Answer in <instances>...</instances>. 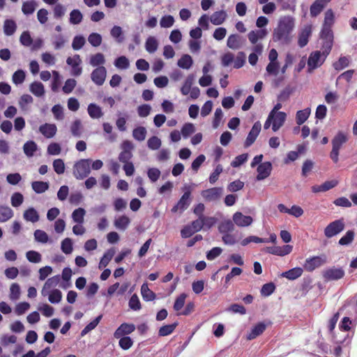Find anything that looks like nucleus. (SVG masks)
<instances>
[{
  "instance_id": "423d86ee",
  "label": "nucleus",
  "mask_w": 357,
  "mask_h": 357,
  "mask_svg": "<svg viewBox=\"0 0 357 357\" xmlns=\"http://www.w3.org/2000/svg\"><path fill=\"white\" fill-rule=\"evenodd\" d=\"M222 192V188L215 187L202 190L201 195L207 202H214L218 200L220 198Z\"/></svg>"
},
{
  "instance_id": "9b49d317",
  "label": "nucleus",
  "mask_w": 357,
  "mask_h": 357,
  "mask_svg": "<svg viewBox=\"0 0 357 357\" xmlns=\"http://www.w3.org/2000/svg\"><path fill=\"white\" fill-rule=\"evenodd\" d=\"M183 190V195L181 196L178 202V205L180 206V212L182 213L188 208L190 204L191 188L190 185H184Z\"/></svg>"
},
{
  "instance_id": "774afa93",
  "label": "nucleus",
  "mask_w": 357,
  "mask_h": 357,
  "mask_svg": "<svg viewBox=\"0 0 357 357\" xmlns=\"http://www.w3.org/2000/svg\"><path fill=\"white\" fill-rule=\"evenodd\" d=\"M162 142L160 139L156 136L150 137L147 141V146L151 150H158L161 146Z\"/></svg>"
},
{
  "instance_id": "2eb2a0df",
  "label": "nucleus",
  "mask_w": 357,
  "mask_h": 357,
  "mask_svg": "<svg viewBox=\"0 0 357 357\" xmlns=\"http://www.w3.org/2000/svg\"><path fill=\"white\" fill-rule=\"evenodd\" d=\"M272 169V165L270 162H265L261 163L257 167V180L261 181L267 178L270 174Z\"/></svg>"
},
{
  "instance_id": "dca6fc26",
  "label": "nucleus",
  "mask_w": 357,
  "mask_h": 357,
  "mask_svg": "<svg viewBox=\"0 0 357 357\" xmlns=\"http://www.w3.org/2000/svg\"><path fill=\"white\" fill-rule=\"evenodd\" d=\"M61 277L59 275H54L50 278H48L45 282L43 287L41 290V294L43 296H47L48 291L52 290V288H55L59 283Z\"/></svg>"
},
{
  "instance_id": "4468645a",
  "label": "nucleus",
  "mask_w": 357,
  "mask_h": 357,
  "mask_svg": "<svg viewBox=\"0 0 357 357\" xmlns=\"http://www.w3.org/2000/svg\"><path fill=\"white\" fill-rule=\"evenodd\" d=\"M267 29H259L250 31L248 38L251 44H256L259 40H263L268 35Z\"/></svg>"
},
{
  "instance_id": "a19ab883",
  "label": "nucleus",
  "mask_w": 357,
  "mask_h": 357,
  "mask_svg": "<svg viewBox=\"0 0 357 357\" xmlns=\"http://www.w3.org/2000/svg\"><path fill=\"white\" fill-rule=\"evenodd\" d=\"M141 294L146 301H151L155 298V294L148 287L147 283H144L141 287Z\"/></svg>"
},
{
  "instance_id": "f3484780",
  "label": "nucleus",
  "mask_w": 357,
  "mask_h": 357,
  "mask_svg": "<svg viewBox=\"0 0 357 357\" xmlns=\"http://www.w3.org/2000/svg\"><path fill=\"white\" fill-rule=\"evenodd\" d=\"M40 132L46 138H52L56 133L57 128L54 123H45L39 127Z\"/></svg>"
},
{
  "instance_id": "6ab92c4d",
  "label": "nucleus",
  "mask_w": 357,
  "mask_h": 357,
  "mask_svg": "<svg viewBox=\"0 0 357 357\" xmlns=\"http://www.w3.org/2000/svg\"><path fill=\"white\" fill-rule=\"evenodd\" d=\"M312 33V26L311 25H307L305 26L299 33L298 35V44L299 47H305L307 43L310 36H311Z\"/></svg>"
},
{
  "instance_id": "79ce46f5",
  "label": "nucleus",
  "mask_w": 357,
  "mask_h": 357,
  "mask_svg": "<svg viewBox=\"0 0 357 357\" xmlns=\"http://www.w3.org/2000/svg\"><path fill=\"white\" fill-rule=\"evenodd\" d=\"M13 211L8 206H0V222H5L13 218Z\"/></svg>"
},
{
  "instance_id": "393cba45",
  "label": "nucleus",
  "mask_w": 357,
  "mask_h": 357,
  "mask_svg": "<svg viewBox=\"0 0 357 357\" xmlns=\"http://www.w3.org/2000/svg\"><path fill=\"white\" fill-rule=\"evenodd\" d=\"M266 325L264 322L257 324L247 335V339L249 340L255 339L266 330Z\"/></svg>"
},
{
  "instance_id": "2f4dec72",
  "label": "nucleus",
  "mask_w": 357,
  "mask_h": 357,
  "mask_svg": "<svg viewBox=\"0 0 357 357\" xmlns=\"http://www.w3.org/2000/svg\"><path fill=\"white\" fill-rule=\"evenodd\" d=\"M29 91L36 97H42L45 94L44 85L40 82H33L29 86Z\"/></svg>"
},
{
  "instance_id": "f8f14e48",
  "label": "nucleus",
  "mask_w": 357,
  "mask_h": 357,
  "mask_svg": "<svg viewBox=\"0 0 357 357\" xmlns=\"http://www.w3.org/2000/svg\"><path fill=\"white\" fill-rule=\"evenodd\" d=\"M261 128V125L259 121H257L254 123L252 129L250 130L248 135L245 141L244 146L248 148L256 140L259 135Z\"/></svg>"
},
{
  "instance_id": "8fccbe9b",
  "label": "nucleus",
  "mask_w": 357,
  "mask_h": 357,
  "mask_svg": "<svg viewBox=\"0 0 357 357\" xmlns=\"http://www.w3.org/2000/svg\"><path fill=\"white\" fill-rule=\"evenodd\" d=\"M67 40L62 34L54 35L52 37V45L55 50H60L64 47Z\"/></svg>"
},
{
  "instance_id": "e2e57ef3",
  "label": "nucleus",
  "mask_w": 357,
  "mask_h": 357,
  "mask_svg": "<svg viewBox=\"0 0 357 357\" xmlns=\"http://www.w3.org/2000/svg\"><path fill=\"white\" fill-rule=\"evenodd\" d=\"M38 310L46 317H52L54 312V307L47 303L39 305Z\"/></svg>"
},
{
  "instance_id": "338daca9",
  "label": "nucleus",
  "mask_w": 357,
  "mask_h": 357,
  "mask_svg": "<svg viewBox=\"0 0 357 357\" xmlns=\"http://www.w3.org/2000/svg\"><path fill=\"white\" fill-rule=\"evenodd\" d=\"M26 257L27 260L31 263H39L41 261L42 257L41 255L34 250H29L26 252Z\"/></svg>"
},
{
  "instance_id": "c03bdc74",
  "label": "nucleus",
  "mask_w": 357,
  "mask_h": 357,
  "mask_svg": "<svg viewBox=\"0 0 357 357\" xmlns=\"http://www.w3.org/2000/svg\"><path fill=\"white\" fill-rule=\"evenodd\" d=\"M234 221L226 220L220 224L218 230L221 234L230 233L234 230Z\"/></svg>"
},
{
  "instance_id": "37998d69",
  "label": "nucleus",
  "mask_w": 357,
  "mask_h": 357,
  "mask_svg": "<svg viewBox=\"0 0 357 357\" xmlns=\"http://www.w3.org/2000/svg\"><path fill=\"white\" fill-rule=\"evenodd\" d=\"M48 301L52 304L59 303L62 299V293L58 289L48 291Z\"/></svg>"
},
{
  "instance_id": "ddd939ff",
  "label": "nucleus",
  "mask_w": 357,
  "mask_h": 357,
  "mask_svg": "<svg viewBox=\"0 0 357 357\" xmlns=\"http://www.w3.org/2000/svg\"><path fill=\"white\" fill-rule=\"evenodd\" d=\"M135 330V326L132 324L123 323L121 324L114 333V337L119 339L132 333Z\"/></svg>"
},
{
  "instance_id": "473e14b6",
  "label": "nucleus",
  "mask_w": 357,
  "mask_h": 357,
  "mask_svg": "<svg viewBox=\"0 0 357 357\" xmlns=\"http://www.w3.org/2000/svg\"><path fill=\"white\" fill-rule=\"evenodd\" d=\"M37 149L38 145L33 140L27 141L23 145V151L28 158L33 157Z\"/></svg>"
},
{
  "instance_id": "c756f323",
  "label": "nucleus",
  "mask_w": 357,
  "mask_h": 357,
  "mask_svg": "<svg viewBox=\"0 0 357 357\" xmlns=\"http://www.w3.org/2000/svg\"><path fill=\"white\" fill-rule=\"evenodd\" d=\"M227 17L225 10H219L213 13L210 17V22L214 25H220Z\"/></svg>"
},
{
  "instance_id": "e433bc0d",
  "label": "nucleus",
  "mask_w": 357,
  "mask_h": 357,
  "mask_svg": "<svg viewBox=\"0 0 357 357\" xmlns=\"http://www.w3.org/2000/svg\"><path fill=\"white\" fill-rule=\"evenodd\" d=\"M83 14L78 9H73L69 14V22L72 25H77L82 22Z\"/></svg>"
},
{
  "instance_id": "4c0bfd02",
  "label": "nucleus",
  "mask_w": 357,
  "mask_h": 357,
  "mask_svg": "<svg viewBox=\"0 0 357 357\" xmlns=\"http://www.w3.org/2000/svg\"><path fill=\"white\" fill-rule=\"evenodd\" d=\"M311 110L310 108H305L298 110L296 114V122L298 126L304 123L310 115Z\"/></svg>"
},
{
  "instance_id": "c85d7f7f",
  "label": "nucleus",
  "mask_w": 357,
  "mask_h": 357,
  "mask_svg": "<svg viewBox=\"0 0 357 357\" xmlns=\"http://www.w3.org/2000/svg\"><path fill=\"white\" fill-rule=\"evenodd\" d=\"M303 272V271L302 268L295 267L287 271L282 273L281 276L289 280H294L301 277Z\"/></svg>"
},
{
  "instance_id": "5fc2aeb1",
  "label": "nucleus",
  "mask_w": 357,
  "mask_h": 357,
  "mask_svg": "<svg viewBox=\"0 0 357 357\" xmlns=\"http://www.w3.org/2000/svg\"><path fill=\"white\" fill-rule=\"evenodd\" d=\"M26 78V74L25 72L23 70H16L13 76H12V81L15 85H19L22 84Z\"/></svg>"
},
{
  "instance_id": "20e7f679",
  "label": "nucleus",
  "mask_w": 357,
  "mask_h": 357,
  "mask_svg": "<svg viewBox=\"0 0 357 357\" xmlns=\"http://www.w3.org/2000/svg\"><path fill=\"white\" fill-rule=\"evenodd\" d=\"M326 57L322 55L320 51H315L312 52L308 58L307 66L309 72L321 66L324 62Z\"/></svg>"
},
{
  "instance_id": "f03ea898",
  "label": "nucleus",
  "mask_w": 357,
  "mask_h": 357,
  "mask_svg": "<svg viewBox=\"0 0 357 357\" xmlns=\"http://www.w3.org/2000/svg\"><path fill=\"white\" fill-rule=\"evenodd\" d=\"M90 159H81L75 163L73 174L77 180H82L90 174Z\"/></svg>"
},
{
  "instance_id": "39448f33",
  "label": "nucleus",
  "mask_w": 357,
  "mask_h": 357,
  "mask_svg": "<svg viewBox=\"0 0 357 357\" xmlns=\"http://www.w3.org/2000/svg\"><path fill=\"white\" fill-rule=\"evenodd\" d=\"M327 257L325 255L307 258L304 264V268L307 271H312L326 263Z\"/></svg>"
},
{
  "instance_id": "72a5a7b5",
  "label": "nucleus",
  "mask_w": 357,
  "mask_h": 357,
  "mask_svg": "<svg viewBox=\"0 0 357 357\" xmlns=\"http://www.w3.org/2000/svg\"><path fill=\"white\" fill-rule=\"evenodd\" d=\"M33 237L35 241L39 243L45 244L52 243L48 234L43 230L36 229L33 232Z\"/></svg>"
},
{
  "instance_id": "680f3d73",
  "label": "nucleus",
  "mask_w": 357,
  "mask_h": 357,
  "mask_svg": "<svg viewBox=\"0 0 357 357\" xmlns=\"http://www.w3.org/2000/svg\"><path fill=\"white\" fill-rule=\"evenodd\" d=\"M224 116L223 112L221 108H217L214 113V117L213 120V128L217 129L221 124Z\"/></svg>"
},
{
  "instance_id": "7c9ffc66",
  "label": "nucleus",
  "mask_w": 357,
  "mask_h": 357,
  "mask_svg": "<svg viewBox=\"0 0 357 357\" xmlns=\"http://www.w3.org/2000/svg\"><path fill=\"white\" fill-rule=\"evenodd\" d=\"M193 65V59L189 54H185L177 61V66L185 70H189Z\"/></svg>"
},
{
  "instance_id": "1a4fd4ad",
  "label": "nucleus",
  "mask_w": 357,
  "mask_h": 357,
  "mask_svg": "<svg viewBox=\"0 0 357 357\" xmlns=\"http://www.w3.org/2000/svg\"><path fill=\"white\" fill-rule=\"evenodd\" d=\"M66 63L68 66H71V74L73 76H79L82 74V68L79 67L82 60L79 55L75 54L73 57H68L66 59Z\"/></svg>"
},
{
  "instance_id": "3c124183",
  "label": "nucleus",
  "mask_w": 357,
  "mask_h": 357,
  "mask_svg": "<svg viewBox=\"0 0 357 357\" xmlns=\"http://www.w3.org/2000/svg\"><path fill=\"white\" fill-rule=\"evenodd\" d=\"M175 22L174 17L171 15H163L160 20V26L163 29L172 27Z\"/></svg>"
},
{
  "instance_id": "aec40b11",
  "label": "nucleus",
  "mask_w": 357,
  "mask_h": 357,
  "mask_svg": "<svg viewBox=\"0 0 357 357\" xmlns=\"http://www.w3.org/2000/svg\"><path fill=\"white\" fill-rule=\"evenodd\" d=\"M357 324V319L349 316H344L339 324V328L342 331H349Z\"/></svg>"
},
{
  "instance_id": "de8ad7c7",
  "label": "nucleus",
  "mask_w": 357,
  "mask_h": 357,
  "mask_svg": "<svg viewBox=\"0 0 357 357\" xmlns=\"http://www.w3.org/2000/svg\"><path fill=\"white\" fill-rule=\"evenodd\" d=\"M102 129H103L105 134L107 135V136H106L105 137L108 141L113 142L116 140V135L114 133H112L113 127L109 123H107V122L103 123H102Z\"/></svg>"
},
{
  "instance_id": "0eeeda50",
  "label": "nucleus",
  "mask_w": 357,
  "mask_h": 357,
  "mask_svg": "<svg viewBox=\"0 0 357 357\" xmlns=\"http://www.w3.org/2000/svg\"><path fill=\"white\" fill-rule=\"evenodd\" d=\"M107 70L104 66L96 68L91 74L92 82L97 86H102L106 79Z\"/></svg>"
},
{
  "instance_id": "bb28decb",
  "label": "nucleus",
  "mask_w": 357,
  "mask_h": 357,
  "mask_svg": "<svg viewBox=\"0 0 357 357\" xmlns=\"http://www.w3.org/2000/svg\"><path fill=\"white\" fill-rule=\"evenodd\" d=\"M130 218L125 215H122L116 217L114 221V225L115 227L117 229L122 230V231L126 230L127 229V227H128V225H130Z\"/></svg>"
},
{
  "instance_id": "603ef678",
  "label": "nucleus",
  "mask_w": 357,
  "mask_h": 357,
  "mask_svg": "<svg viewBox=\"0 0 357 357\" xmlns=\"http://www.w3.org/2000/svg\"><path fill=\"white\" fill-rule=\"evenodd\" d=\"M21 294L20 287L17 283H13L10 287L9 298L11 301H17Z\"/></svg>"
},
{
  "instance_id": "58836bf2",
  "label": "nucleus",
  "mask_w": 357,
  "mask_h": 357,
  "mask_svg": "<svg viewBox=\"0 0 357 357\" xmlns=\"http://www.w3.org/2000/svg\"><path fill=\"white\" fill-rule=\"evenodd\" d=\"M115 250L113 248L107 250L100 261L98 268L100 269H102L106 267L108 265L109 262L111 261V259L113 258Z\"/></svg>"
},
{
  "instance_id": "412c9836",
  "label": "nucleus",
  "mask_w": 357,
  "mask_h": 357,
  "mask_svg": "<svg viewBox=\"0 0 357 357\" xmlns=\"http://www.w3.org/2000/svg\"><path fill=\"white\" fill-rule=\"evenodd\" d=\"M195 79V75L193 73H190L186 77L181 87V93L182 95L187 96L189 94L190 91H191V89L194 87L192 85L194 84Z\"/></svg>"
},
{
  "instance_id": "49530a36",
  "label": "nucleus",
  "mask_w": 357,
  "mask_h": 357,
  "mask_svg": "<svg viewBox=\"0 0 357 357\" xmlns=\"http://www.w3.org/2000/svg\"><path fill=\"white\" fill-rule=\"evenodd\" d=\"M37 6L34 0L24 1L22 6V11L26 15H31L34 13Z\"/></svg>"
},
{
  "instance_id": "f704fd0d",
  "label": "nucleus",
  "mask_w": 357,
  "mask_h": 357,
  "mask_svg": "<svg viewBox=\"0 0 357 357\" xmlns=\"http://www.w3.org/2000/svg\"><path fill=\"white\" fill-rule=\"evenodd\" d=\"M110 36L118 43H121L124 40L123 29L120 26L114 25L110 29Z\"/></svg>"
},
{
  "instance_id": "69168bd1",
  "label": "nucleus",
  "mask_w": 357,
  "mask_h": 357,
  "mask_svg": "<svg viewBox=\"0 0 357 357\" xmlns=\"http://www.w3.org/2000/svg\"><path fill=\"white\" fill-rule=\"evenodd\" d=\"M335 22V15L331 9H328L325 13L324 21L323 26L332 27Z\"/></svg>"
},
{
  "instance_id": "052dcab7",
  "label": "nucleus",
  "mask_w": 357,
  "mask_h": 357,
  "mask_svg": "<svg viewBox=\"0 0 357 357\" xmlns=\"http://www.w3.org/2000/svg\"><path fill=\"white\" fill-rule=\"evenodd\" d=\"M61 249L66 255L71 254L73 250L72 240L70 238H64L61 241Z\"/></svg>"
},
{
  "instance_id": "6e6d98bb",
  "label": "nucleus",
  "mask_w": 357,
  "mask_h": 357,
  "mask_svg": "<svg viewBox=\"0 0 357 357\" xmlns=\"http://www.w3.org/2000/svg\"><path fill=\"white\" fill-rule=\"evenodd\" d=\"M102 40V36L98 33H91L88 36V41L93 47H98L101 45Z\"/></svg>"
},
{
  "instance_id": "7ed1b4c3",
  "label": "nucleus",
  "mask_w": 357,
  "mask_h": 357,
  "mask_svg": "<svg viewBox=\"0 0 357 357\" xmlns=\"http://www.w3.org/2000/svg\"><path fill=\"white\" fill-rule=\"evenodd\" d=\"M344 229L342 220H337L331 222L324 229V234L327 238H332L340 234Z\"/></svg>"
},
{
  "instance_id": "9d476101",
  "label": "nucleus",
  "mask_w": 357,
  "mask_h": 357,
  "mask_svg": "<svg viewBox=\"0 0 357 357\" xmlns=\"http://www.w3.org/2000/svg\"><path fill=\"white\" fill-rule=\"evenodd\" d=\"M234 223L240 227H245L252 225L253 219L250 215H245L241 212H236L233 215Z\"/></svg>"
},
{
  "instance_id": "5701e85b",
  "label": "nucleus",
  "mask_w": 357,
  "mask_h": 357,
  "mask_svg": "<svg viewBox=\"0 0 357 357\" xmlns=\"http://www.w3.org/2000/svg\"><path fill=\"white\" fill-rule=\"evenodd\" d=\"M286 117L287 115L284 112H279L273 115L272 119V130L273 132H277L284 125Z\"/></svg>"
},
{
  "instance_id": "13d9d810",
  "label": "nucleus",
  "mask_w": 357,
  "mask_h": 357,
  "mask_svg": "<svg viewBox=\"0 0 357 357\" xmlns=\"http://www.w3.org/2000/svg\"><path fill=\"white\" fill-rule=\"evenodd\" d=\"M349 58L348 56H340L339 60L333 63V68L336 70H342L347 68L349 64Z\"/></svg>"
},
{
  "instance_id": "cd10ccee",
  "label": "nucleus",
  "mask_w": 357,
  "mask_h": 357,
  "mask_svg": "<svg viewBox=\"0 0 357 357\" xmlns=\"http://www.w3.org/2000/svg\"><path fill=\"white\" fill-rule=\"evenodd\" d=\"M145 50L149 54L155 53L159 46L158 39L154 36H149L145 42Z\"/></svg>"
},
{
  "instance_id": "ea45409f",
  "label": "nucleus",
  "mask_w": 357,
  "mask_h": 357,
  "mask_svg": "<svg viewBox=\"0 0 357 357\" xmlns=\"http://www.w3.org/2000/svg\"><path fill=\"white\" fill-rule=\"evenodd\" d=\"M49 183L45 181H33L31 188L37 194H42L49 189Z\"/></svg>"
},
{
  "instance_id": "f257e3e1",
  "label": "nucleus",
  "mask_w": 357,
  "mask_h": 357,
  "mask_svg": "<svg viewBox=\"0 0 357 357\" xmlns=\"http://www.w3.org/2000/svg\"><path fill=\"white\" fill-rule=\"evenodd\" d=\"M295 26L294 19L291 16L280 17L277 26L273 29L272 40L281 45H287L291 41V35Z\"/></svg>"
},
{
  "instance_id": "6e6552de",
  "label": "nucleus",
  "mask_w": 357,
  "mask_h": 357,
  "mask_svg": "<svg viewBox=\"0 0 357 357\" xmlns=\"http://www.w3.org/2000/svg\"><path fill=\"white\" fill-rule=\"evenodd\" d=\"M322 274L327 281L337 280L344 277V271L342 268L332 267L324 270Z\"/></svg>"
},
{
  "instance_id": "4d7b16f0",
  "label": "nucleus",
  "mask_w": 357,
  "mask_h": 357,
  "mask_svg": "<svg viewBox=\"0 0 357 357\" xmlns=\"http://www.w3.org/2000/svg\"><path fill=\"white\" fill-rule=\"evenodd\" d=\"M85 43L86 40L83 36H75L73 39L72 48L75 51L79 50L84 47Z\"/></svg>"
},
{
  "instance_id": "a211bd4d",
  "label": "nucleus",
  "mask_w": 357,
  "mask_h": 357,
  "mask_svg": "<svg viewBox=\"0 0 357 357\" xmlns=\"http://www.w3.org/2000/svg\"><path fill=\"white\" fill-rule=\"evenodd\" d=\"M338 312H340V314H344V316H349L357 319V305L351 302L345 303Z\"/></svg>"
},
{
  "instance_id": "b1692460",
  "label": "nucleus",
  "mask_w": 357,
  "mask_h": 357,
  "mask_svg": "<svg viewBox=\"0 0 357 357\" xmlns=\"http://www.w3.org/2000/svg\"><path fill=\"white\" fill-rule=\"evenodd\" d=\"M242 37L238 34L230 35L227 41V45L231 50H238L242 46Z\"/></svg>"
},
{
  "instance_id": "0e129e2a",
  "label": "nucleus",
  "mask_w": 357,
  "mask_h": 357,
  "mask_svg": "<svg viewBox=\"0 0 357 357\" xmlns=\"http://www.w3.org/2000/svg\"><path fill=\"white\" fill-rule=\"evenodd\" d=\"M322 0L315 1L310 6V15L312 17L317 16L323 10L324 6L321 3Z\"/></svg>"
},
{
  "instance_id": "09e8293b",
  "label": "nucleus",
  "mask_w": 357,
  "mask_h": 357,
  "mask_svg": "<svg viewBox=\"0 0 357 357\" xmlns=\"http://www.w3.org/2000/svg\"><path fill=\"white\" fill-rule=\"evenodd\" d=\"M114 64L118 69L126 70L129 68L130 61L126 56H121L114 60Z\"/></svg>"
},
{
  "instance_id": "c9c22d12",
  "label": "nucleus",
  "mask_w": 357,
  "mask_h": 357,
  "mask_svg": "<svg viewBox=\"0 0 357 357\" xmlns=\"http://www.w3.org/2000/svg\"><path fill=\"white\" fill-rule=\"evenodd\" d=\"M105 63V56L102 53H96L91 56L89 64L93 67L103 66Z\"/></svg>"
},
{
  "instance_id": "a878e982",
  "label": "nucleus",
  "mask_w": 357,
  "mask_h": 357,
  "mask_svg": "<svg viewBox=\"0 0 357 357\" xmlns=\"http://www.w3.org/2000/svg\"><path fill=\"white\" fill-rule=\"evenodd\" d=\"M87 112L89 116L93 119H100L103 116L102 108L95 103H90L88 105Z\"/></svg>"
},
{
  "instance_id": "864d4df0",
  "label": "nucleus",
  "mask_w": 357,
  "mask_h": 357,
  "mask_svg": "<svg viewBox=\"0 0 357 357\" xmlns=\"http://www.w3.org/2000/svg\"><path fill=\"white\" fill-rule=\"evenodd\" d=\"M85 214L86 211L83 208H78L73 212L71 216L75 222L82 224L84 222Z\"/></svg>"
},
{
  "instance_id": "bf43d9fd",
  "label": "nucleus",
  "mask_w": 357,
  "mask_h": 357,
  "mask_svg": "<svg viewBox=\"0 0 357 357\" xmlns=\"http://www.w3.org/2000/svg\"><path fill=\"white\" fill-rule=\"evenodd\" d=\"M146 135V130L144 127L139 126L132 131L133 137L139 142L145 139Z\"/></svg>"
},
{
  "instance_id": "a18cd8bd",
  "label": "nucleus",
  "mask_w": 357,
  "mask_h": 357,
  "mask_svg": "<svg viewBox=\"0 0 357 357\" xmlns=\"http://www.w3.org/2000/svg\"><path fill=\"white\" fill-rule=\"evenodd\" d=\"M17 29V24L13 20H6L3 24V32L6 36H12Z\"/></svg>"
},
{
  "instance_id": "4be33fe9",
  "label": "nucleus",
  "mask_w": 357,
  "mask_h": 357,
  "mask_svg": "<svg viewBox=\"0 0 357 357\" xmlns=\"http://www.w3.org/2000/svg\"><path fill=\"white\" fill-rule=\"evenodd\" d=\"M23 218L26 222L36 223L40 219L39 213L33 207H29L24 211Z\"/></svg>"
}]
</instances>
